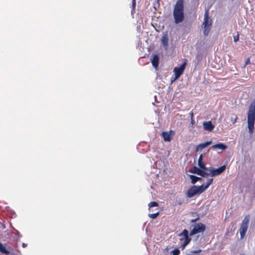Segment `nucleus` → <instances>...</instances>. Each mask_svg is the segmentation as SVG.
<instances>
[{
  "label": "nucleus",
  "instance_id": "nucleus-1",
  "mask_svg": "<svg viewBox=\"0 0 255 255\" xmlns=\"http://www.w3.org/2000/svg\"><path fill=\"white\" fill-rule=\"evenodd\" d=\"M173 15L175 24L182 22L184 19V1L178 0L175 3L173 11Z\"/></svg>",
  "mask_w": 255,
  "mask_h": 255
},
{
  "label": "nucleus",
  "instance_id": "nucleus-2",
  "mask_svg": "<svg viewBox=\"0 0 255 255\" xmlns=\"http://www.w3.org/2000/svg\"><path fill=\"white\" fill-rule=\"evenodd\" d=\"M249 132L252 134L254 130L255 123V101L250 104L247 114Z\"/></svg>",
  "mask_w": 255,
  "mask_h": 255
},
{
  "label": "nucleus",
  "instance_id": "nucleus-3",
  "mask_svg": "<svg viewBox=\"0 0 255 255\" xmlns=\"http://www.w3.org/2000/svg\"><path fill=\"white\" fill-rule=\"evenodd\" d=\"M211 25L212 21L211 20H209L208 10H206L204 13V21L203 22V25L204 28L203 34L204 35H208L210 31Z\"/></svg>",
  "mask_w": 255,
  "mask_h": 255
},
{
  "label": "nucleus",
  "instance_id": "nucleus-4",
  "mask_svg": "<svg viewBox=\"0 0 255 255\" xmlns=\"http://www.w3.org/2000/svg\"><path fill=\"white\" fill-rule=\"evenodd\" d=\"M192 229L190 232V236H193L194 235L204 232L206 230V226L201 223H196L191 226Z\"/></svg>",
  "mask_w": 255,
  "mask_h": 255
},
{
  "label": "nucleus",
  "instance_id": "nucleus-5",
  "mask_svg": "<svg viewBox=\"0 0 255 255\" xmlns=\"http://www.w3.org/2000/svg\"><path fill=\"white\" fill-rule=\"evenodd\" d=\"M179 236L180 237V240H184L183 243L181 245L182 250H183L190 242L191 238L189 237V233L186 229L183 230L182 232L179 235Z\"/></svg>",
  "mask_w": 255,
  "mask_h": 255
},
{
  "label": "nucleus",
  "instance_id": "nucleus-6",
  "mask_svg": "<svg viewBox=\"0 0 255 255\" xmlns=\"http://www.w3.org/2000/svg\"><path fill=\"white\" fill-rule=\"evenodd\" d=\"M186 65V61L180 66V67H175L174 69V77L172 78L171 82H173L179 78L182 74Z\"/></svg>",
  "mask_w": 255,
  "mask_h": 255
},
{
  "label": "nucleus",
  "instance_id": "nucleus-7",
  "mask_svg": "<svg viewBox=\"0 0 255 255\" xmlns=\"http://www.w3.org/2000/svg\"><path fill=\"white\" fill-rule=\"evenodd\" d=\"M250 220V217L249 216H247L245 217L244 219L243 220L241 227L240 229V233L241 235V238L243 239L244 237L245 236L247 229L248 227V224Z\"/></svg>",
  "mask_w": 255,
  "mask_h": 255
},
{
  "label": "nucleus",
  "instance_id": "nucleus-8",
  "mask_svg": "<svg viewBox=\"0 0 255 255\" xmlns=\"http://www.w3.org/2000/svg\"><path fill=\"white\" fill-rule=\"evenodd\" d=\"M203 192L202 187L193 186L187 192V197L191 198L197 194H200Z\"/></svg>",
  "mask_w": 255,
  "mask_h": 255
},
{
  "label": "nucleus",
  "instance_id": "nucleus-9",
  "mask_svg": "<svg viewBox=\"0 0 255 255\" xmlns=\"http://www.w3.org/2000/svg\"><path fill=\"white\" fill-rule=\"evenodd\" d=\"M206 171L202 170L199 168L194 166L192 169L189 170V172L192 173L197 174L204 178H207L209 176V173L206 172Z\"/></svg>",
  "mask_w": 255,
  "mask_h": 255
},
{
  "label": "nucleus",
  "instance_id": "nucleus-10",
  "mask_svg": "<svg viewBox=\"0 0 255 255\" xmlns=\"http://www.w3.org/2000/svg\"><path fill=\"white\" fill-rule=\"evenodd\" d=\"M226 169V165H223L220 167L215 169L213 168H208V170H206V171H209V175L211 176H215L221 174Z\"/></svg>",
  "mask_w": 255,
  "mask_h": 255
},
{
  "label": "nucleus",
  "instance_id": "nucleus-11",
  "mask_svg": "<svg viewBox=\"0 0 255 255\" xmlns=\"http://www.w3.org/2000/svg\"><path fill=\"white\" fill-rule=\"evenodd\" d=\"M173 130H170L169 132L164 131L162 133V136L165 141H170L171 140V135L174 134Z\"/></svg>",
  "mask_w": 255,
  "mask_h": 255
},
{
  "label": "nucleus",
  "instance_id": "nucleus-12",
  "mask_svg": "<svg viewBox=\"0 0 255 255\" xmlns=\"http://www.w3.org/2000/svg\"><path fill=\"white\" fill-rule=\"evenodd\" d=\"M203 127L205 130L212 131L215 128V126L211 121L205 122L203 123Z\"/></svg>",
  "mask_w": 255,
  "mask_h": 255
},
{
  "label": "nucleus",
  "instance_id": "nucleus-13",
  "mask_svg": "<svg viewBox=\"0 0 255 255\" xmlns=\"http://www.w3.org/2000/svg\"><path fill=\"white\" fill-rule=\"evenodd\" d=\"M212 143V141H206L204 143L199 144L196 148V151H200Z\"/></svg>",
  "mask_w": 255,
  "mask_h": 255
},
{
  "label": "nucleus",
  "instance_id": "nucleus-14",
  "mask_svg": "<svg viewBox=\"0 0 255 255\" xmlns=\"http://www.w3.org/2000/svg\"><path fill=\"white\" fill-rule=\"evenodd\" d=\"M203 155L202 154H201L198 158V166L204 170L206 171V170H208V168L206 167L203 162Z\"/></svg>",
  "mask_w": 255,
  "mask_h": 255
},
{
  "label": "nucleus",
  "instance_id": "nucleus-15",
  "mask_svg": "<svg viewBox=\"0 0 255 255\" xmlns=\"http://www.w3.org/2000/svg\"><path fill=\"white\" fill-rule=\"evenodd\" d=\"M162 43L165 49H167L168 46V38L167 34H164L161 38Z\"/></svg>",
  "mask_w": 255,
  "mask_h": 255
},
{
  "label": "nucleus",
  "instance_id": "nucleus-16",
  "mask_svg": "<svg viewBox=\"0 0 255 255\" xmlns=\"http://www.w3.org/2000/svg\"><path fill=\"white\" fill-rule=\"evenodd\" d=\"M151 63L152 66L154 68H157L159 64V57L157 55H154L151 60Z\"/></svg>",
  "mask_w": 255,
  "mask_h": 255
},
{
  "label": "nucleus",
  "instance_id": "nucleus-17",
  "mask_svg": "<svg viewBox=\"0 0 255 255\" xmlns=\"http://www.w3.org/2000/svg\"><path fill=\"white\" fill-rule=\"evenodd\" d=\"M212 148L214 149H219L222 150H224L227 148V146L225 145L223 143H219L216 144H215L212 146Z\"/></svg>",
  "mask_w": 255,
  "mask_h": 255
},
{
  "label": "nucleus",
  "instance_id": "nucleus-18",
  "mask_svg": "<svg viewBox=\"0 0 255 255\" xmlns=\"http://www.w3.org/2000/svg\"><path fill=\"white\" fill-rule=\"evenodd\" d=\"M190 178L191 180V183L193 184H195L197 181L202 180V178L201 177H198L193 175H189Z\"/></svg>",
  "mask_w": 255,
  "mask_h": 255
},
{
  "label": "nucleus",
  "instance_id": "nucleus-19",
  "mask_svg": "<svg viewBox=\"0 0 255 255\" xmlns=\"http://www.w3.org/2000/svg\"><path fill=\"white\" fill-rule=\"evenodd\" d=\"M213 180V178L208 179L206 185H202L200 186V187H202V188L203 190V192L205 190H206L209 187V186L212 183Z\"/></svg>",
  "mask_w": 255,
  "mask_h": 255
},
{
  "label": "nucleus",
  "instance_id": "nucleus-20",
  "mask_svg": "<svg viewBox=\"0 0 255 255\" xmlns=\"http://www.w3.org/2000/svg\"><path fill=\"white\" fill-rule=\"evenodd\" d=\"M213 180V178L208 179L206 185H202L200 186V187H202V188L203 190V192L205 190H206L209 187V186L212 183Z\"/></svg>",
  "mask_w": 255,
  "mask_h": 255
},
{
  "label": "nucleus",
  "instance_id": "nucleus-21",
  "mask_svg": "<svg viewBox=\"0 0 255 255\" xmlns=\"http://www.w3.org/2000/svg\"><path fill=\"white\" fill-rule=\"evenodd\" d=\"M0 252L4 254H9V252L6 250L5 248L0 243Z\"/></svg>",
  "mask_w": 255,
  "mask_h": 255
},
{
  "label": "nucleus",
  "instance_id": "nucleus-22",
  "mask_svg": "<svg viewBox=\"0 0 255 255\" xmlns=\"http://www.w3.org/2000/svg\"><path fill=\"white\" fill-rule=\"evenodd\" d=\"M171 253H172V255H179L180 252L178 248H176L173 250Z\"/></svg>",
  "mask_w": 255,
  "mask_h": 255
},
{
  "label": "nucleus",
  "instance_id": "nucleus-23",
  "mask_svg": "<svg viewBox=\"0 0 255 255\" xmlns=\"http://www.w3.org/2000/svg\"><path fill=\"white\" fill-rule=\"evenodd\" d=\"M158 215H159V212H157L155 213L149 214H148V216L151 218L155 219L158 216Z\"/></svg>",
  "mask_w": 255,
  "mask_h": 255
},
{
  "label": "nucleus",
  "instance_id": "nucleus-24",
  "mask_svg": "<svg viewBox=\"0 0 255 255\" xmlns=\"http://www.w3.org/2000/svg\"><path fill=\"white\" fill-rule=\"evenodd\" d=\"M158 206V203L156 202H151L148 204V206L149 208L152 207H156Z\"/></svg>",
  "mask_w": 255,
  "mask_h": 255
},
{
  "label": "nucleus",
  "instance_id": "nucleus-25",
  "mask_svg": "<svg viewBox=\"0 0 255 255\" xmlns=\"http://www.w3.org/2000/svg\"><path fill=\"white\" fill-rule=\"evenodd\" d=\"M238 119V117L235 116V118H233V117L231 118V120L233 124H235L237 120Z\"/></svg>",
  "mask_w": 255,
  "mask_h": 255
},
{
  "label": "nucleus",
  "instance_id": "nucleus-26",
  "mask_svg": "<svg viewBox=\"0 0 255 255\" xmlns=\"http://www.w3.org/2000/svg\"><path fill=\"white\" fill-rule=\"evenodd\" d=\"M201 252V250L200 249H198V250H192L191 251V253H193V254H198V253H200Z\"/></svg>",
  "mask_w": 255,
  "mask_h": 255
},
{
  "label": "nucleus",
  "instance_id": "nucleus-27",
  "mask_svg": "<svg viewBox=\"0 0 255 255\" xmlns=\"http://www.w3.org/2000/svg\"><path fill=\"white\" fill-rule=\"evenodd\" d=\"M239 35H237L236 36H235L234 37V41L235 42H237L238 40H239Z\"/></svg>",
  "mask_w": 255,
  "mask_h": 255
},
{
  "label": "nucleus",
  "instance_id": "nucleus-28",
  "mask_svg": "<svg viewBox=\"0 0 255 255\" xmlns=\"http://www.w3.org/2000/svg\"><path fill=\"white\" fill-rule=\"evenodd\" d=\"M191 124L193 125L194 124V123H195L194 120L193 119V113L191 114Z\"/></svg>",
  "mask_w": 255,
  "mask_h": 255
},
{
  "label": "nucleus",
  "instance_id": "nucleus-29",
  "mask_svg": "<svg viewBox=\"0 0 255 255\" xmlns=\"http://www.w3.org/2000/svg\"><path fill=\"white\" fill-rule=\"evenodd\" d=\"M199 219V217H197V218L196 219H192L190 220V223H195L196 222L197 220H198Z\"/></svg>",
  "mask_w": 255,
  "mask_h": 255
},
{
  "label": "nucleus",
  "instance_id": "nucleus-30",
  "mask_svg": "<svg viewBox=\"0 0 255 255\" xmlns=\"http://www.w3.org/2000/svg\"><path fill=\"white\" fill-rule=\"evenodd\" d=\"M250 58H248V59L247 60L246 62V64H245V65L244 66V67H245L246 65H248V64H250Z\"/></svg>",
  "mask_w": 255,
  "mask_h": 255
},
{
  "label": "nucleus",
  "instance_id": "nucleus-31",
  "mask_svg": "<svg viewBox=\"0 0 255 255\" xmlns=\"http://www.w3.org/2000/svg\"><path fill=\"white\" fill-rule=\"evenodd\" d=\"M132 5L133 7H134L135 5V0H132Z\"/></svg>",
  "mask_w": 255,
  "mask_h": 255
},
{
  "label": "nucleus",
  "instance_id": "nucleus-32",
  "mask_svg": "<svg viewBox=\"0 0 255 255\" xmlns=\"http://www.w3.org/2000/svg\"><path fill=\"white\" fill-rule=\"evenodd\" d=\"M22 246L24 248V247H25L26 246V244H25V243H23L22 244Z\"/></svg>",
  "mask_w": 255,
  "mask_h": 255
}]
</instances>
